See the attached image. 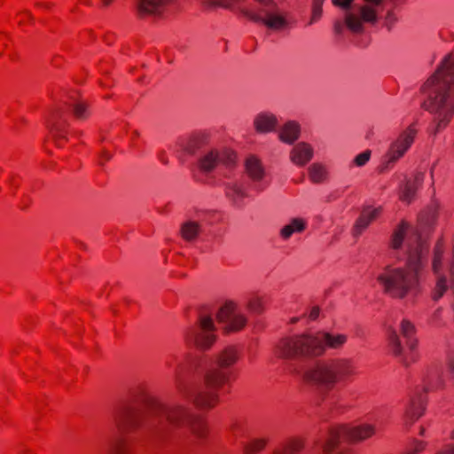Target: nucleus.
Segmentation results:
<instances>
[{
  "label": "nucleus",
  "mask_w": 454,
  "mask_h": 454,
  "mask_svg": "<svg viewBox=\"0 0 454 454\" xmlns=\"http://www.w3.org/2000/svg\"><path fill=\"white\" fill-rule=\"evenodd\" d=\"M399 329L402 336L405 340L406 348L403 346L397 331L392 327H388L387 330L388 348L391 353L396 356L403 365L408 366L418 358L416 353L418 341L414 337L415 327L409 320L403 319Z\"/></svg>",
  "instance_id": "obj_11"
},
{
  "label": "nucleus",
  "mask_w": 454,
  "mask_h": 454,
  "mask_svg": "<svg viewBox=\"0 0 454 454\" xmlns=\"http://www.w3.org/2000/svg\"><path fill=\"white\" fill-rule=\"evenodd\" d=\"M306 226V222L302 218H293L280 229L279 235L284 240H287L293 234L302 232Z\"/></svg>",
  "instance_id": "obj_23"
},
{
  "label": "nucleus",
  "mask_w": 454,
  "mask_h": 454,
  "mask_svg": "<svg viewBox=\"0 0 454 454\" xmlns=\"http://www.w3.org/2000/svg\"><path fill=\"white\" fill-rule=\"evenodd\" d=\"M303 454H317V453L314 450H311L306 451Z\"/></svg>",
  "instance_id": "obj_45"
},
{
  "label": "nucleus",
  "mask_w": 454,
  "mask_h": 454,
  "mask_svg": "<svg viewBox=\"0 0 454 454\" xmlns=\"http://www.w3.org/2000/svg\"><path fill=\"white\" fill-rule=\"evenodd\" d=\"M215 317L218 324L226 333L240 331L247 321L246 315L233 301H226L221 305Z\"/></svg>",
  "instance_id": "obj_13"
},
{
  "label": "nucleus",
  "mask_w": 454,
  "mask_h": 454,
  "mask_svg": "<svg viewBox=\"0 0 454 454\" xmlns=\"http://www.w3.org/2000/svg\"><path fill=\"white\" fill-rule=\"evenodd\" d=\"M256 189L262 190V187H261V185H258V186H256Z\"/></svg>",
  "instance_id": "obj_54"
},
{
  "label": "nucleus",
  "mask_w": 454,
  "mask_h": 454,
  "mask_svg": "<svg viewBox=\"0 0 454 454\" xmlns=\"http://www.w3.org/2000/svg\"><path fill=\"white\" fill-rule=\"evenodd\" d=\"M424 178L425 174L418 172L412 180L406 179L400 186V199L406 203H411L415 198L417 190L422 185Z\"/></svg>",
  "instance_id": "obj_19"
},
{
  "label": "nucleus",
  "mask_w": 454,
  "mask_h": 454,
  "mask_svg": "<svg viewBox=\"0 0 454 454\" xmlns=\"http://www.w3.org/2000/svg\"><path fill=\"white\" fill-rule=\"evenodd\" d=\"M424 433H425V429H424L423 427H421V429H420V434H421V435H423V434H424Z\"/></svg>",
  "instance_id": "obj_52"
},
{
  "label": "nucleus",
  "mask_w": 454,
  "mask_h": 454,
  "mask_svg": "<svg viewBox=\"0 0 454 454\" xmlns=\"http://www.w3.org/2000/svg\"><path fill=\"white\" fill-rule=\"evenodd\" d=\"M376 433V427L364 423L356 427L338 426L332 428L329 438L323 444L322 450L325 454H349L342 446L352 441H363Z\"/></svg>",
  "instance_id": "obj_10"
},
{
  "label": "nucleus",
  "mask_w": 454,
  "mask_h": 454,
  "mask_svg": "<svg viewBox=\"0 0 454 454\" xmlns=\"http://www.w3.org/2000/svg\"><path fill=\"white\" fill-rule=\"evenodd\" d=\"M435 212L433 209L422 212L416 226L402 222L390 239L392 255L406 247L407 261L404 266L387 264L380 269L376 280L383 292L395 299L416 296L421 288V278L427 262L428 247L426 237L434 227Z\"/></svg>",
  "instance_id": "obj_2"
},
{
  "label": "nucleus",
  "mask_w": 454,
  "mask_h": 454,
  "mask_svg": "<svg viewBox=\"0 0 454 454\" xmlns=\"http://www.w3.org/2000/svg\"><path fill=\"white\" fill-rule=\"evenodd\" d=\"M104 6H109L114 0H101Z\"/></svg>",
  "instance_id": "obj_43"
},
{
  "label": "nucleus",
  "mask_w": 454,
  "mask_h": 454,
  "mask_svg": "<svg viewBox=\"0 0 454 454\" xmlns=\"http://www.w3.org/2000/svg\"><path fill=\"white\" fill-rule=\"evenodd\" d=\"M450 370L451 373L454 375V357L450 362Z\"/></svg>",
  "instance_id": "obj_42"
},
{
  "label": "nucleus",
  "mask_w": 454,
  "mask_h": 454,
  "mask_svg": "<svg viewBox=\"0 0 454 454\" xmlns=\"http://www.w3.org/2000/svg\"><path fill=\"white\" fill-rule=\"evenodd\" d=\"M160 160H161L164 164H167V163H168V160H167V159H166V158L161 157V158H160Z\"/></svg>",
  "instance_id": "obj_47"
},
{
  "label": "nucleus",
  "mask_w": 454,
  "mask_h": 454,
  "mask_svg": "<svg viewBox=\"0 0 454 454\" xmlns=\"http://www.w3.org/2000/svg\"><path fill=\"white\" fill-rule=\"evenodd\" d=\"M428 388H429V387H423V390H424V391H427V390H428Z\"/></svg>",
  "instance_id": "obj_55"
},
{
  "label": "nucleus",
  "mask_w": 454,
  "mask_h": 454,
  "mask_svg": "<svg viewBox=\"0 0 454 454\" xmlns=\"http://www.w3.org/2000/svg\"><path fill=\"white\" fill-rule=\"evenodd\" d=\"M354 0H332L333 5L345 11L344 22L346 27L353 34H362L364 31V23L374 25L380 18L385 9L387 0H363V4L350 9ZM403 0H389L393 5Z\"/></svg>",
  "instance_id": "obj_8"
},
{
  "label": "nucleus",
  "mask_w": 454,
  "mask_h": 454,
  "mask_svg": "<svg viewBox=\"0 0 454 454\" xmlns=\"http://www.w3.org/2000/svg\"><path fill=\"white\" fill-rule=\"evenodd\" d=\"M267 438H252L248 442L244 443V450L247 454H254L262 450L267 444Z\"/></svg>",
  "instance_id": "obj_30"
},
{
  "label": "nucleus",
  "mask_w": 454,
  "mask_h": 454,
  "mask_svg": "<svg viewBox=\"0 0 454 454\" xmlns=\"http://www.w3.org/2000/svg\"><path fill=\"white\" fill-rule=\"evenodd\" d=\"M105 157H106V160H109L111 156L108 153H105Z\"/></svg>",
  "instance_id": "obj_51"
},
{
  "label": "nucleus",
  "mask_w": 454,
  "mask_h": 454,
  "mask_svg": "<svg viewBox=\"0 0 454 454\" xmlns=\"http://www.w3.org/2000/svg\"><path fill=\"white\" fill-rule=\"evenodd\" d=\"M356 374L355 361L349 357H335L317 361L302 373L304 381L326 395L337 383L350 380Z\"/></svg>",
  "instance_id": "obj_7"
},
{
  "label": "nucleus",
  "mask_w": 454,
  "mask_h": 454,
  "mask_svg": "<svg viewBox=\"0 0 454 454\" xmlns=\"http://www.w3.org/2000/svg\"><path fill=\"white\" fill-rule=\"evenodd\" d=\"M451 54L442 60L435 72L422 84V107L434 115V133L445 128L454 114V66Z\"/></svg>",
  "instance_id": "obj_4"
},
{
  "label": "nucleus",
  "mask_w": 454,
  "mask_h": 454,
  "mask_svg": "<svg viewBox=\"0 0 454 454\" xmlns=\"http://www.w3.org/2000/svg\"><path fill=\"white\" fill-rule=\"evenodd\" d=\"M67 105L74 117L79 120H84L90 114L88 104L85 101L71 98Z\"/></svg>",
  "instance_id": "obj_28"
},
{
  "label": "nucleus",
  "mask_w": 454,
  "mask_h": 454,
  "mask_svg": "<svg viewBox=\"0 0 454 454\" xmlns=\"http://www.w3.org/2000/svg\"><path fill=\"white\" fill-rule=\"evenodd\" d=\"M223 185L226 197L235 207H241L243 205V200L247 196L243 184L237 180H231L224 183Z\"/></svg>",
  "instance_id": "obj_21"
},
{
  "label": "nucleus",
  "mask_w": 454,
  "mask_h": 454,
  "mask_svg": "<svg viewBox=\"0 0 454 454\" xmlns=\"http://www.w3.org/2000/svg\"><path fill=\"white\" fill-rule=\"evenodd\" d=\"M300 126L297 122L289 121L280 129L279 138L286 144L294 143L300 137Z\"/></svg>",
  "instance_id": "obj_24"
},
{
  "label": "nucleus",
  "mask_w": 454,
  "mask_h": 454,
  "mask_svg": "<svg viewBox=\"0 0 454 454\" xmlns=\"http://www.w3.org/2000/svg\"><path fill=\"white\" fill-rule=\"evenodd\" d=\"M235 162L236 155L233 152L208 148L203 151L199 160V168L201 171L209 173L220 164L231 168Z\"/></svg>",
  "instance_id": "obj_14"
},
{
  "label": "nucleus",
  "mask_w": 454,
  "mask_h": 454,
  "mask_svg": "<svg viewBox=\"0 0 454 454\" xmlns=\"http://www.w3.org/2000/svg\"><path fill=\"white\" fill-rule=\"evenodd\" d=\"M431 267L436 276L432 299L437 301L449 287L454 290V250H446L441 239L437 241L434 248Z\"/></svg>",
  "instance_id": "obj_9"
},
{
  "label": "nucleus",
  "mask_w": 454,
  "mask_h": 454,
  "mask_svg": "<svg viewBox=\"0 0 454 454\" xmlns=\"http://www.w3.org/2000/svg\"><path fill=\"white\" fill-rule=\"evenodd\" d=\"M238 358L236 348H223L207 364L204 382L201 385H189L183 382L182 362H176V365L168 362V366L174 369L177 390L185 399L200 408H212L218 401L217 389L228 380L229 376L225 369L234 364Z\"/></svg>",
  "instance_id": "obj_3"
},
{
  "label": "nucleus",
  "mask_w": 454,
  "mask_h": 454,
  "mask_svg": "<svg viewBox=\"0 0 454 454\" xmlns=\"http://www.w3.org/2000/svg\"><path fill=\"white\" fill-rule=\"evenodd\" d=\"M309 179L313 183H322L327 179V169L320 163H314L308 168Z\"/></svg>",
  "instance_id": "obj_29"
},
{
  "label": "nucleus",
  "mask_w": 454,
  "mask_h": 454,
  "mask_svg": "<svg viewBox=\"0 0 454 454\" xmlns=\"http://www.w3.org/2000/svg\"><path fill=\"white\" fill-rule=\"evenodd\" d=\"M450 438L454 440V428L450 432Z\"/></svg>",
  "instance_id": "obj_50"
},
{
  "label": "nucleus",
  "mask_w": 454,
  "mask_h": 454,
  "mask_svg": "<svg viewBox=\"0 0 454 454\" xmlns=\"http://www.w3.org/2000/svg\"><path fill=\"white\" fill-rule=\"evenodd\" d=\"M344 333L319 331L315 333H302L282 339L276 346V353L280 357L317 356L327 348L339 350L348 341Z\"/></svg>",
  "instance_id": "obj_6"
},
{
  "label": "nucleus",
  "mask_w": 454,
  "mask_h": 454,
  "mask_svg": "<svg viewBox=\"0 0 454 454\" xmlns=\"http://www.w3.org/2000/svg\"><path fill=\"white\" fill-rule=\"evenodd\" d=\"M245 168L247 175L253 181L259 182L263 178L264 169L256 157H247L245 162Z\"/></svg>",
  "instance_id": "obj_25"
},
{
  "label": "nucleus",
  "mask_w": 454,
  "mask_h": 454,
  "mask_svg": "<svg viewBox=\"0 0 454 454\" xmlns=\"http://www.w3.org/2000/svg\"><path fill=\"white\" fill-rule=\"evenodd\" d=\"M426 399L422 393L418 392L412 396L405 409L404 419L407 424H412L422 416Z\"/></svg>",
  "instance_id": "obj_18"
},
{
  "label": "nucleus",
  "mask_w": 454,
  "mask_h": 454,
  "mask_svg": "<svg viewBox=\"0 0 454 454\" xmlns=\"http://www.w3.org/2000/svg\"><path fill=\"white\" fill-rule=\"evenodd\" d=\"M435 454H454V443L447 444L444 450H438Z\"/></svg>",
  "instance_id": "obj_38"
},
{
  "label": "nucleus",
  "mask_w": 454,
  "mask_h": 454,
  "mask_svg": "<svg viewBox=\"0 0 454 454\" xmlns=\"http://www.w3.org/2000/svg\"><path fill=\"white\" fill-rule=\"evenodd\" d=\"M435 165H436V163H434L433 165V167L431 168V170H430V175H431L432 179H434V168Z\"/></svg>",
  "instance_id": "obj_44"
},
{
  "label": "nucleus",
  "mask_w": 454,
  "mask_h": 454,
  "mask_svg": "<svg viewBox=\"0 0 454 454\" xmlns=\"http://www.w3.org/2000/svg\"><path fill=\"white\" fill-rule=\"evenodd\" d=\"M203 10L212 12L217 8L235 11L249 20L264 25L269 29L279 31L288 26L285 12L273 0H254L257 4L249 7L246 0H198Z\"/></svg>",
  "instance_id": "obj_5"
},
{
  "label": "nucleus",
  "mask_w": 454,
  "mask_h": 454,
  "mask_svg": "<svg viewBox=\"0 0 454 454\" xmlns=\"http://www.w3.org/2000/svg\"><path fill=\"white\" fill-rule=\"evenodd\" d=\"M215 330L213 317L207 313H201L198 325L185 333V340L188 343H194L201 349H207L215 341Z\"/></svg>",
  "instance_id": "obj_12"
},
{
  "label": "nucleus",
  "mask_w": 454,
  "mask_h": 454,
  "mask_svg": "<svg viewBox=\"0 0 454 454\" xmlns=\"http://www.w3.org/2000/svg\"><path fill=\"white\" fill-rule=\"evenodd\" d=\"M370 157H371V152L369 150H366V151L357 154L355 157L354 163L357 167H363L369 161Z\"/></svg>",
  "instance_id": "obj_35"
},
{
  "label": "nucleus",
  "mask_w": 454,
  "mask_h": 454,
  "mask_svg": "<svg viewBox=\"0 0 454 454\" xmlns=\"http://www.w3.org/2000/svg\"><path fill=\"white\" fill-rule=\"evenodd\" d=\"M278 118L270 112H262L255 115L254 127L258 133H270L276 129Z\"/></svg>",
  "instance_id": "obj_22"
},
{
  "label": "nucleus",
  "mask_w": 454,
  "mask_h": 454,
  "mask_svg": "<svg viewBox=\"0 0 454 454\" xmlns=\"http://www.w3.org/2000/svg\"><path fill=\"white\" fill-rule=\"evenodd\" d=\"M325 0H312L311 3V18L309 22V25H312L316 22H317L323 13V4Z\"/></svg>",
  "instance_id": "obj_33"
},
{
  "label": "nucleus",
  "mask_w": 454,
  "mask_h": 454,
  "mask_svg": "<svg viewBox=\"0 0 454 454\" xmlns=\"http://www.w3.org/2000/svg\"><path fill=\"white\" fill-rule=\"evenodd\" d=\"M344 26L346 27L344 20L343 21H340V20L335 21L334 26H333L335 34L341 35L343 32V29H344Z\"/></svg>",
  "instance_id": "obj_37"
},
{
  "label": "nucleus",
  "mask_w": 454,
  "mask_h": 454,
  "mask_svg": "<svg viewBox=\"0 0 454 454\" xmlns=\"http://www.w3.org/2000/svg\"><path fill=\"white\" fill-rule=\"evenodd\" d=\"M176 0H136L135 7L139 17L161 16Z\"/></svg>",
  "instance_id": "obj_16"
},
{
  "label": "nucleus",
  "mask_w": 454,
  "mask_h": 454,
  "mask_svg": "<svg viewBox=\"0 0 454 454\" xmlns=\"http://www.w3.org/2000/svg\"><path fill=\"white\" fill-rule=\"evenodd\" d=\"M319 308L318 307H313L309 313V318L311 320H316L319 316Z\"/></svg>",
  "instance_id": "obj_39"
},
{
  "label": "nucleus",
  "mask_w": 454,
  "mask_h": 454,
  "mask_svg": "<svg viewBox=\"0 0 454 454\" xmlns=\"http://www.w3.org/2000/svg\"><path fill=\"white\" fill-rule=\"evenodd\" d=\"M183 149H184L186 153H194V149H193V148H192V147H191L190 145H183Z\"/></svg>",
  "instance_id": "obj_41"
},
{
  "label": "nucleus",
  "mask_w": 454,
  "mask_h": 454,
  "mask_svg": "<svg viewBox=\"0 0 454 454\" xmlns=\"http://www.w3.org/2000/svg\"><path fill=\"white\" fill-rule=\"evenodd\" d=\"M115 429L108 437L106 451L130 454L137 435L152 442L187 432L198 438L205 435V425L185 404L158 403L140 395L122 403L114 417Z\"/></svg>",
  "instance_id": "obj_1"
},
{
  "label": "nucleus",
  "mask_w": 454,
  "mask_h": 454,
  "mask_svg": "<svg viewBox=\"0 0 454 454\" xmlns=\"http://www.w3.org/2000/svg\"><path fill=\"white\" fill-rule=\"evenodd\" d=\"M62 117V111L60 109H56L52 114L51 120L48 121L47 127L52 134L56 143L59 146H60L59 140L66 139V136L63 134L62 126L59 123V120Z\"/></svg>",
  "instance_id": "obj_26"
},
{
  "label": "nucleus",
  "mask_w": 454,
  "mask_h": 454,
  "mask_svg": "<svg viewBox=\"0 0 454 454\" xmlns=\"http://www.w3.org/2000/svg\"><path fill=\"white\" fill-rule=\"evenodd\" d=\"M247 307L253 312H262L263 309L262 299L255 294L251 295L247 300Z\"/></svg>",
  "instance_id": "obj_34"
},
{
  "label": "nucleus",
  "mask_w": 454,
  "mask_h": 454,
  "mask_svg": "<svg viewBox=\"0 0 454 454\" xmlns=\"http://www.w3.org/2000/svg\"><path fill=\"white\" fill-rule=\"evenodd\" d=\"M298 321V317H294L291 319V323L294 324Z\"/></svg>",
  "instance_id": "obj_48"
},
{
  "label": "nucleus",
  "mask_w": 454,
  "mask_h": 454,
  "mask_svg": "<svg viewBox=\"0 0 454 454\" xmlns=\"http://www.w3.org/2000/svg\"><path fill=\"white\" fill-rule=\"evenodd\" d=\"M85 4L90 5L91 4V0H85Z\"/></svg>",
  "instance_id": "obj_53"
},
{
  "label": "nucleus",
  "mask_w": 454,
  "mask_h": 454,
  "mask_svg": "<svg viewBox=\"0 0 454 454\" xmlns=\"http://www.w3.org/2000/svg\"><path fill=\"white\" fill-rule=\"evenodd\" d=\"M314 150L309 144L300 142L290 152L291 161L299 167L305 166L312 159Z\"/></svg>",
  "instance_id": "obj_20"
},
{
  "label": "nucleus",
  "mask_w": 454,
  "mask_h": 454,
  "mask_svg": "<svg viewBox=\"0 0 454 454\" xmlns=\"http://www.w3.org/2000/svg\"><path fill=\"white\" fill-rule=\"evenodd\" d=\"M382 207H372V206L364 207L359 217L356 221L353 227V235L360 236L363 231L371 224L372 221L377 219L381 214Z\"/></svg>",
  "instance_id": "obj_17"
},
{
  "label": "nucleus",
  "mask_w": 454,
  "mask_h": 454,
  "mask_svg": "<svg viewBox=\"0 0 454 454\" xmlns=\"http://www.w3.org/2000/svg\"><path fill=\"white\" fill-rule=\"evenodd\" d=\"M426 443L420 441H415L413 446L408 450L407 454H416L424 450Z\"/></svg>",
  "instance_id": "obj_36"
},
{
  "label": "nucleus",
  "mask_w": 454,
  "mask_h": 454,
  "mask_svg": "<svg viewBox=\"0 0 454 454\" xmlns=\"http://www.w3.org/2000/svg\"><path fill=\"white\" fill-rule=\"evenodd\" d=\"M303 448V442L300 440L291 442L283 449H275L271 454H294Z\"/></svg>",
  "instance_id": "obj_32"
},
{
  "label": "nucleus",
  "mask_w": 454,
  "mask_h": 454,
  "mask_svg": "<svg viewBox=\"0 0 454 454\" xmlns=\"http://www.w3.org/2000/svg\"><path fill=\"white\" fill-rule=\"evenodd\" d=\"M417 130L411 125L403 130L398 138L391 144L387 154V163H394L400 159L411 147L414 141Z\"/></svg>",
  "instance_id": "obj_15"
},
{
  "label": "nucleus",
  "mask_w": 454,
  "mask_h": 454,
  "mask_svg": "<svg viewBox=\"0 0 454 454\" xmlns=\"http://www.w3.org/2000/svg\"><path fill=\"white\" fill-rule=\"evenodd\" d=\"M26 13L27 14V16L30 20H33V16L29 12H26Z\"/></svg>",
  "instance_id": "obj_49"
},
{
  "label": "nucleus",
  "mask_w": 454,
  "mask_h": 454,
  "mask_svg": "<svg viewBox=\"0 0 454 454\" xmlns=\"http://www.w3.org/2000/svg\"><path fill=\"white\" fill-rule=\"evenodd\" d=\"M451 66H454V56L451 54V59L450 61Z\"/></svg>",
  "instance_id": "obj_46"
},
{
  "label": "nucleus",
  "mask_w": 454,
  "mask_h": 454,
  "mask_svg": "<svg viewBox=\"0 0 454 454\" xmlns=\"http://www.w3.org/2000/svg\"><path fill=\"white\" fill-rule=\"evenodd\" d=\"M201 231V226L193 221H187L182 224L180 232L186 241H194Z\"/></svg>",
  "instance_id": "obj_27"
},
{
  "label": "nucleus",
  "mask_w": 454,
  "mask_h": 454,
  "mask_svg": "<svg viewBox=\"0 0 454 454\" xmlns=\"http://www.w3.org/2000/svg\"><path fill=\"white\" fill-rule=\"evenodd\" d=\"M35 5L38 6V7H43V8L48 9V8H51L52 4H49V3L36 2Z\"/></svg>",
  "instance_id": "obj_40"
},
{
  "label": "nucleus",
  "mask_w": 454,
  "mask_h": 454,
  "mask_svg": "<svg viewBox=\"0 0 454 454\" xmlns=\"http://www.w3.org/2000/svg\"><path fill=\"white\" fill-rule=\"evenodd\" d=\"M405 0H403L400 4H402ZM389 4L392 7L388 9L386 12V14L383 17L384 26L387 27V30H391L395 24L397 22L398 19L394 12V7H396V5H393L389 0H387L385 6ZM399 5V4H398Z\"/></svg>",
  "instance_id": "obj_31"
}]
</instances>
